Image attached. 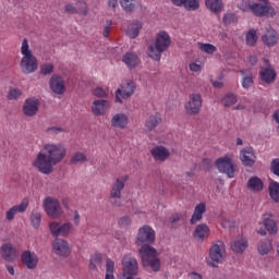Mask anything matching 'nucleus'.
<instances>
[{"mask_svg":"<svg viewBox=\"0 0 279 279\" xmlns=\"http://www.w3.org/2000/svg\"><path fill=\"white\" fill-rule=\"evenodd\" d=\"M141 29H143V23L133 21L126 29V35L129 38H136L141 34Z\"/></svg>","mask_w":279,"mask_h":279,"instance_id":"34","label":"nucleus"},{"mask_svg":"<svg viewBox=\"0 0 279 279\" xmlns=\"http://www.w3.org/2000/svg\"><path fill=\"white\" fill-rule=\"evenodd\" d=\"M119 228H122L123 230H128L132 226V218L130 216H124L119 219L118 221Z\"/></svg>","mask_w":279,"mask_h":279,"instance_id":"48","label":"nucleus"},{"mask_svg":"<svg viewBox=\"0 0 279 279\" xmlns=\"http://www.w3.org/2000/svg\"><path fill=\"white\" fill-rule=\"evenodd\" d=\"M0 254L3 260H5L7 263H12L16 258V256H19V251H16V247H14V245L7 243L1 246Z\"/></svg>","mask_w":279,"mask_h":279,"instance_id":"18","label":"nucleus"},{"mask_svg":"<svg viewBox=\"0 0 279 279\" xmlns=\"http://www.w3.org/2000/svg\"><path fill=\"white\" fill-rule=\"evenodd\" d=\"M156 241V230L144 225L137 231L136 245L141 246L138 250L144 267H150L153 271H160V258H158V251L151 245Z\"/></svg>","mask_w":279,"mask_h":279,"instance_id":"1","label":"nucleus"},{"mask_svg":"<svg viewBox=\"0 0 279 279\" xmlns=\"http://www.w3.org/2000/svg\"><path fill=\"white\" fill-rule=\"evenodd\" d=\"M169 47H171V36L169 33L160 31L156 35L155 45L148 46V58H151V60H155L156 62H160L162 53H165Z\"/></svg>","mask_w":279,"mask_h":279,"instance_id":"4","label":"nucleus"},{"mask_svg":"<svg viewBox=\"0 0 279 279\" xmlns=\"http://www.w3.org/2000/svg\"><path fill=\"white\" fill-rule=\"evenodd\" d=\"M171 2L173 5H177L178 8H182L184 0H171Z\"/></svg>","mask_w":279,"mask_h":279,"instance_id":"62","label":"nucleus"},{"mask_svg":"<svg viewBox=\"0 0 279 279\" xmlns=\"http://www.w3.org/2000/svg\"><path fill=\"white\" fill-rule=\"evenodd\" d=\"M122 62H124V64H126V66H129L130 69H134L135 66H138V56L132 52H128L124 54Z\"/></svg>","mask_w":279,"mask_h":279,"instance_id":"38","label":"nucleus"},{"mask_svg":"<svg viewBox=\"0 0 279 279\" xmlns=\"http://www.w3.org/2000/svg\"><path fill=\"white\" fill-rule=\"evenodd\" d=\"M134 90H136V85H134V82L126 81L121 85V88L116 90V101L118 104H122L121 98L130 99V97L134 95Z\"/></svg>","mask_w":279,"mask_h":279,"instance_id":"12","label":"nucleus"},{"mask_svg":"<svg viewBox=\"0 0 279 279\" xmlns=\"http://www.w3.org/2000/svg\"><path fill=\"white\" fill-rule=\"evenodd\" d=\"M258 253L260 256H267L269 252L274 250V245L271 244V240L269 239H264L259 242L257 246Z\"/></svg>","mask_w":279,"mask_h":279,"instance_id":"37","label":"nucleus"},{"mask_svg":"<svg viewBox=\"0 0 279 279\" xmlns=\"http://www.w3.org/2000/svg\"><path fill=\"white\" fill-rule=\"evenodd\" d=\"M150 155L156 162H165L171 156V151L165 146H156L150 149Z\"/></svg>","mask_w":279,"mask_h":279,"instance_id":"21","label":"nucleus"},{"mask_svg":"<svg viewBox=\"0 0 279 279\" xmlns=\"http://www.w3.org/2000/svg\"><path fill=\"white\" fill-rule=\"evenodd\" d=\"M236 21V15L233 13H227L223 15L222 23L225 25H230L231 23H234Z\"/></svg>","mask_w":279,"mask_h":279,"instance_id":"51","label":"nucleus"},{"mask_svg":"<svg viewBox=\"0 0 279 279\" xmlns=\"http://www.w3.org/2000/svg\"><path fill=\"white\" fill-rule=\"evenodd\" d=\"M206 214V203H199L195 206L194 213L190 219L191 226H195V223H199L202 219H204V215Z\"/></svg>","mask_w":279,"mask_h":279,"instance_id":"27","label":"nucleus"},{"mask_svg":"<svg viewBox=\"0 0 279 279\" xmlns=\"http://www.w3.org/2000/svg\"><path fill=\"white\" fill-rule=\"evenodd\" d=\"M120 5L125 12L136 10V0H120Z\"/></svg>","mask_w":279,"mask_h":279,"instance_id":"43","label":"nucleus"},{"mask_svg":"<svg viewBox=\"0 0 279 279\" xmlns=\"http://www.w3.org/2000/svg\"><path fill=\"white\" fill-rule=\"evenodd\" d=\"M247 239L240 236L231 242V250L235 254H243L247 250Z\"/></svg>","mask_w":279,"mask_h":279,"instance_id":"29","label":"nucleus"},{"mask_svg":"<svg viewBox=\"0 0 279 279\" xmlns=\"http://www.w3.org/2000/svg\"><path fill=\"white\" fill-rule=\"evenodd\" d=\"M277 75L276 70L271 68V65L260 68L259 78L262 82H265V84H274Z\"/></svg>","mask_w":279,"mask_h":279,"instance_id":"25","label":"nucleus"},{"mask_svg":"<svg viewBox=\"0 0 279 279\" xmlns=\"http://www.w3.org/2000/svg\"><path fill=\"white\" fill-rule=\"evenodd\" d=\"M264 228L265 229H259L257 232L258 234H260L262 236H266L267 235V231L270 234H276L278 233V222H276V220H274V216L271 214H264Z\"/></svg>","mask_w":279,"mask_h":279,"instance_id":"15","label":"nucleus"},{"mask_svg":"<svg viewBox=\"0 0 279 279\" xmlns=\"http://www.w3.org/2000/svg\"><path fill=\"white\" fill-rule=\"evenodd\" d=\"M240 73L243 75L242 87L245 90H250V88L254 86V75H252V72H247L245 70H241Z\"/></svg>","mask_w":279,"mask_h":279,"instance_id":"35","label":"nucleus"},{"mask_svg":"<svg viewBox=\"0 0 279 279\" xmlns=\"http://www.w3.org/2000/svg\"><path fill=\"white\" fill-rule=\"evenodd\" d=\"M39 106L38 98H27L23 106V112L26 117H34L38 112Z\"/></svg>","mask_w":279,"mask_h":279,"instance_id":"24","label":"nucleus"},{"mask_svg":"<svg viewBox=\"0 0 279 279\" xmlns=\"http://www.w3.org/2000/svg\"><path fill=\"white\" fill-rule=\"evenodd\" d=\"M43 219V216L40 215V213L38 211H34L31 216V221H32V226L33 228H40V221Z\"/></svg>","mask_w":279,"mask_h":279,"instance_id":"46","label":"nucleus"},{"mask_svg":"<svg viewBox=\"0 0 279 279\" xmlns=\"http://www.w3.org/2000/svg\"><path fill=\"white\" fill-rule=\"evenodd\" d=\"M211 165H213V160L208 158H204L201 162V168H203L204 171H209Z\"/></svg>","mask_w":279,"mask_h":279,"instance_id":"53","label":"nucleus"},{"mask_svg":"<svg viewBox=\"0 0 279 279\" xmlns=\"http://www.w3.org/2000/svg\"><path fill=\"white\" fill-rule=\"evenodd\" d=\"M7 271L10 274V276H14V267L7 265Z\"/></svg>","mask_w":279,"mask_h":279,"instance_id":"64","label":"nucleus"},{"mask_svg":"<svg viewBox=\"0 0 279 279\" xmlns=\"http://www.w3.org/2000/svg\"><path fill=\"white\" fill-rule=\"evenodd\" d=\"M23 265L27 267V269H36L38 267V255L31 251H24L21 256Z\"/></svg>","mask_w":279,"mask_h":279,"instance_id":"22","label":"nucleus"},{"mask_svg":"<svg viewBox=\"0 0 279 279\" xmlns=\"http://www.w3.org/2000/svg\"><path fill=\"white\" fill-rule=\"evenodd\" d=\"M73 221H74V226H80V221H81L80 211L77 210L74 211Z\"/></svg>","mask_w":279,"mask_h":279,"instance_id":"59","label":"nucleus"},{"mask_svg":"<svg viewBox=\"0 0 279 279\" xmlns=\"http://www.w3.org/2000/svg\"><path fill=\"white\" fill-rule=\"evenodd\" d=\"M248 62H250V64H252V66H256V64L258 63V57L250 56L248 57Z\"/></svg>","mask_w":279,"mask_h":279,"instance_id":"60","label":"nucleus"},{"mask_svg":"<svg viewBox=\"0 0 279 279\" xmlns=\"http://www.w3.org/2000/svg\"><path fill=\"white\" fill-rule=\"evenodd\" d=\"M49 228L52 236H69L71 230H73V225L71 222H50Z\"/></svg>","mask_w":279,"mask_h":279,"instance_id":"13","label":"nucleus"},{"mask_svg":"<svg viewBox=\"0 0 279 279\" xmlns=\"http://www.w3.org/2000/svg\"><path fill=\"white\" fill-rule=\"evenodd\" d=\"M246 187L252 193H260V191H263V189H265V183L263 182V180L260 178L252 177L248 179V181L246 183Z\"/></svg>","mask_w":279,"mask_h":279,"instance_id":"28","label":"nucleus"},{"mask_svg":"<svg viewBox=\"0 0 279 279\" xmlns=\"http://www.w3.org/2000/svg\"><path fill=\"white\" fill-rule=\"evenodd\" d=\"M184 216L180 213L173 214L170 218L169 221L170 223H178Z\"/></svg>","mask_w":279,"mask_h":279,"instance_id":"55","label":"nucleus"},{"mask_svg":"<svg viewBox=\"0 0 279 279\" xmlns=\"http://www.w3.org/2000/svg\"><path fill=\"white\" fill-rule=\"evenodd\" d=\"M160 123H162V117H160V113H155L151 114L145 123V129L148 132H151L153 130H156V128H158V125H160Z\"/></svg>","mask_w":279,"mask_h":279,"instance_id":"31","label":"nucleus"},{"mask_svg":"<svg viewBox=\"0 0 279 279\" xmlns=\"http://www.w3.org/2000/svg\"><path fill=\"white\" fill-rule=\"evenodd\" d=\"M214 88H223V82L221 81H213Z\"/></svg>","mask_w":279,"mask_h":279,"instance_id":"61","label":"nucleus"},{"mask_svg":"<svg viewBox=\"0 0 279 279\" xmlns=\"http://www.w3.org/2000/svg\"><path fill=\"white\" fill-rule=\"evenodd\" d=\"M215 166L220 173H225L228 178H234L236 169L234 168V161L229 156L218 158Z\"/></svg>","mask_w":279,"mask_h":279,"instance_id":"10","label":"nucleus"},{"mask_svg":"<svg viewBox=\"0 0 279 279\" xmlns=\"http://www.w3.org/2000/svg\"><path fill=\"white\" fill-rule=\"evenodd\" d=\"M41 75H51L53 73V64L52 63H44L40 65Z\"/></svg>","mask_w":279,"mask_h":279,"instance_id":"49","label":"nucleus"},{"mask_svg":"<svg viewBox=\"0 0 279 279\" xmlns=\"http://www.w3.org/2000/svg\"><path fill=\"white\" fill-rule=\"evenodd\" d=\"M203 106L202 95L199 94H191L189 101L185 102L184 108L186 114L197 116Z\"/></svg>","mask_w":279,"mask_h":279,"instance_id":"11","label":"nucleus"},{"mask_svg":"<svg viewBox=\"0 0 279 279\" xmlns=\"http://www.w3.org/2000/svg\"><path fill=\"white\" fill-rule=\"evenodd\" d=\"M29 206V199L23 198L21 204L14 205L5 213V219L7 221H14V217L19 215L20 213H25Z\"/></svg>","mask_w":279,"mask_h":279,"instance_id":"16","label":"nucleus"},{"mask_svg":"<svg viewBox=\"0 0 279 279\" xmlns=\"http://www.w3.org/2000/svg\"><path fill=\"white\" fill-rule=\"evenodd\" d=\"M268 193L270 199L275 202V204H279V183L278 181H270L268 185Z\"/></svg>","mask_w":279,"mask_h":279,"instance_id":"36","label":"nucleus"},{"mask_svg":"<svg viewBox=\"0 0 279 279\" xmlns=\"http://www.w3.org/2000/svg\"><path fill=\"white\" fill-rule=\"evenodd\" d=\"M20 95H22L20 89H11L9 90L8 99H16Z\"/></svg>","mask_w":279,"mask_h":279,"instance_id":"54","label":"nucleus"},{"mask_svg":"<svg viewBox=\"0 0 279 279\" xmlns=\"http://www.w3.org/2000/svg\"><path fill=\"white\" fill-rule=\"evenodd\" d=\"M110 110V102L105 99H96L92 106V112L96 117H104Z\"/></svg>","mask_w":279,"mask_h":279,"instance_id":"20","label":"nucleus"},{"mask_svg":"<svg viewBox=\"0 0 279 279\" xmlns=\"http://www.w3.org/2000/svg\"><path fill=\"white\" fill-rule=\"evenodd\" d=\"M21 54L20 69L22 73H24V75L36 73V71H38V59L34 56L32 49H29V40H27V38L22 40Z\"/></svg>","mask_w":279,"mask_h":279,"instance_id":"3","label":"nucleus"},{"mask_svg":"<svg viewBox=\"0 0 279 279\" xmlns=\"http://www.w3.org/2000/svg\"><path fill=\"white\" fill-rule=\"evenodd\" d=\"M270 171L274 173V175H277L279 178V158H275L270 162Z\"/></svg>","mask_w":279,"mask_h":279,"instance_id":"50","label":"nucleus"},{"mask_svg":"<svg viewBox=\"0 0 279 279\" xmlns=\"http://www.w3.org/2000/svg\"><path fill=\"white\" fill-rule=\"evenodd\" d=\"M93 95H95V97H99L100 99H104V97H108V93H106V89L101 87H97L96 89H94Z\"/></svg>","mask_w":279,"mask_h":279,"instance_id":"52","label":"nucleus"},{"mask_svg":"<svg viewBox=\"0 0 279 279\" xmlns=\"http://www.w3.org/2000/svg\"><path fill=\"white\" fill-rule=\"evenodd\" d=\"M101 254H95L92 256L89 260V269H97V267H101Z\"/></svg>","mask_w":279,"mask_h":279,"instance_id":"44","label":"nucleus"},{"mask_svg":"<svg viewBox=\"0 0 279 279\" xmlns=\"http://www.w3.org/2000/svg\"><path fill=\"white\" fill-rule=\"evenodd\" d=\"M182 5L185 10L195 11L199 9V0H183Z\"/></svg>","mask_w":279,"mask_h":279,"instance_id":"45","label":"nucleus"},{"mask_svg":"<svg viewBox=\"0 0 279 279\" xmlns=\"http://www.w3.org/2000/svg\"><path fill=\"white\" fill-rule=\"evenodd\" d=\"M198 47L202 51H204L205 53H215V51H217V47H215V45L213 44H204V43H199Z\"/></svg>","mask_w":279,"mask_h":279,"instance_id":"47","label":"nucleus"},{"mask_svg":"<svg viewBox=\"0 0 279 279\" xmlns=\"http://www.w3.org/2000/svg\"><path fill=\"white\" fill-rule=\"evenodd\" d=\"M190 278L191 279H202V275H199L197 272H192V274H190Z\"/></svg>","mask_w":279,"mask_h":279,"instance_id":"63","label":"nucleus"},{"mask_svg":"<svg viewBox=\"0 0 279 279\" xmlns=\"http://www.w3.org/2000/svg\"><path fill=\"white\" fill-rule=\"evenodd\" d=\"M108 8H112V10L119 8V0H109Z\"/></svg>","mask_w":279,"mask_h":279,"instance_id":"58","label":"nucleus"},{"mask_svg":"<svg viewBox=\"0 0 279 279\" xmlns=\"http://www.w3.org/2000/svg\"><path fill=\"white\" fill-rule=\"evenodd\" d=\"M210 234V228L206 225H198L194 230V239L198 241H204Z\"/></svg>","mask_w":279,"mask_h":279,"instance_id":"33","label":"nucleus"},{"mask_svg":"<svg viewBox=\"0 0 279 279\" xmlns=\"http://www.w3.org/2000/svg\"><path fill=\"white\" fill-rule=\"evenodd\" d=\"M205 5L214 14H220L223 10V0H205Z\"/></svg>","mask_w":279,"mask_h":279,"instance_id":"32","label":"nucleus"},{"mask_svg":"<svg viewBox=\"0 0 279 279\" xmlns=\"http://www.w3.org/2000/svg\"><path fill=\"white\" fill-rule=\"evenodd\" d=\"M44 210L51 219H58L62 215V206L60 202L53 197L47 196L44 199Z\"/></svg>","mask_w":279,"mask_h":279,"instance_id":"9","label":"nucleus"},{"mask_svg":"<svg viewBox=\"0 0 279 279\" xmlns=\"http://www.w3.org/2000/svg\"><path fill=\"white\" fill-rule=\"evenodd\" d=\"M190 71H193V73H199V71H202V64L196 62L190 63Z\"/></svg>","mask_w":279,"mask_h":279,"instance_id":"56","label":"nucleus"},{"mask_svg":"<svg viewBox=\"0 0 279 279\" xmlns=\"http://www.w3.org/2000/svg\"><path fill=\"white\" fill-rule=\"evenodd\" d=\"M279 35L272 27H267L266 33L262 36V41L266 47H276L278 45Z\"/></svg>","mask_w":279,"mask_h":279,"instance_id":"19","label":"nucleus"},{"mask_svg":"<svg viewBox=\"0 0 279 279\" xmlns=\"http://www.w3.org/2000/svg\"><path fill=\"white\" fill-rule=\"evenodd\" d=\"M130 180L129 175H122L116 179V182L111 185L110 199L112 206L119 208L121 206V191L125 189V182Z\"/></svg>","mask_w":279,"mask_h":279,"instance_id":"8","label":"nucleus"},{"mask_svg":"<svg viewBox=\"0 0 279 279\" xmlns=\"http://www.w3.org/2000/svg\"><path fill=\"white\" fill-rule=\"evenodd\" d=\"M245 40L247 47H256V44L258 43V33L256 29L251 28L245 35Z\"/></svg>","mask_w":279,"mask_h":279,"instance_id":"39","label":"nucleus"},{"mask_svg":"<svg viewBox=\"0 0 279 279\" xmlns=\"http://www.w3.org/2000/svg\"><path fill=\"white\" fill-rule=\"evenodd\" d=\"M110 25H112V21H108L107 26H105L104 28L102 35L105 36V38H108L110 34Z\"/></svg>","mask_w":279,"mask_h":279,"instance_id":"57","label":"nucleus"},{"mask_svg":"<svg viewBox=\"0 0 279 279\" xmlns=\"http://www.w3.org/2000/svg\"><path fill=\"white\" fill-rule=\"evenodd\" d=\"M70 162L71 165H84V162H88V157L86 154L77 151L71 157Z\"/></svg>","mask_w":279,"mask_h":279,"instance_id":"40","label":"nucleus"},{"mask_svg":"<svg viewBox=\"0 0 279 279\" xmlns=\"http://www.w3.org/2000/svg\"><path fill=\"white\" fill-rule=\"evenodd\" d=\"M226 260V244L221 241L214 243L209 250L207 265L210 267H219L220 263Z\"/></svg>","mask_w":279,"mask_h":279,"instance_id":"6","label":"nucleus"},{"mask_svg":"<svg viewBox=\"0 0 279 279\" xmlns=\"http://www.w3.org/2000/svg\"><path fill=\"white\" fill-rule=\"evenodd\" d=\"M64 10L68 14H84V16L88 14V7L86 5V2L82 0L76 3V7H73V4H66Z\"/></svg>","mask_w":279,"mask_h":279,"instance_id":"26","label":"nucleus"},{"mask_svg":"<svg viewBox=\"0 0 279 279\" xmlns=\"http://www.w3.org/2000/svg\"><path fill=\"white\" fill-rule=\"evenodd\" d=\"M138 274V262L131 254L124 255L122 258V275L118 279H134Z\"/></svg>","mask_w":279,"mask_h":279,"instance_id":"7","label":"nucleus"},{"mask_svg":"<svg viewBox=\"0 0 279 279\" xmlns=\"http://www.w3.org/2000/svg\"><path fill=\"white\" fill-rule=\"evenodd\" d=\"M52 252L57 256H62L63 258H66V256L71 255V246L69 245V242L63 239H54L52 242Z\"/></svg>","mask_w":279,"mask_h":279,"instance_id":"14","label":"nucleus"},{"mask_svg":"<svg viewBox=\"0 0 279 279\" xmlns=\"http://www.w3.org/2000/svg\"><path fill=\"white\" fill-rule=\"evenodd\" d=\"M105 279H114V260L107 258Z\"/></svg>","mask_w":279,"mask_h":279,"instance_id":"41","label":"nucleus"},{"mask_svg":"<svg viewBox=\"0 0 279 279\" xmlns=\"http://www.w3.org/2000/svg\"><path fill=\"white\" fill-rule=\"evenodd\" d=\"M49 86L50 90L54 93L56 95H64V90H66V87L64 85V78L62 76L54 74L49 80Z\"/></svg>","mask_w":279,"mask_h":279,"instance_id":"17","label":"nucleus"},{"mask_svg":"<svg viewBox=\"0 0 279 279\" xmlns=\"http://www.w3.org/2000/svg\"><path fill=\"white\" fill-rule=\"evenodd\" d=\"M236 101H238L236 95L232 93L225 95V97L221 99V104L225 106V108H230V106H234Z\"/></svg>","mask_w":279,"mask_h":279,"instance_id":"42","label":"nucleus"},{"mask_svg":"<svg viewBox=\"0 0 279 279\" xmlns=\"http://www.w3.org/2000/svg\"><path fill=\"white\" fill-rule=\"evenodd\" d=\"M129 119L128 116L123 113H118L112 117L111 125L112 128H118L119 130H125L128 128Z\"/></svg>","mask_w":279,"mask_h":279,"instance_id":"30","label":"nucleus"},{"mask_svg":"<svg viewBox=\"0 0 279 279\" xmlns=\"http://www.w3.org/2000/svg\"><path fill=\"white\" fill-rule=\"evenodd\" d=\"M66 157V147L62 144H45L43 150H40L33 161V167L49 175L53 173V167L60 165Z\"/></svg>","mask_w":279,"mask_h":279,"instance_id":"2","label":"nucleus"},{"mask_svg":"<svg viewBox=\"0 0 279 279\" xmlns=\"http://www.w3.org/2000/svg\"><path fill=\"white\" fill-rule=\"evenodd\" d=\"M240 158L244 167H254V163L256 162V155L254 154V148L246 147L242 149L240 153Z\"/></svg>","mask_w":279,"mask_h":279,"instance_id":"23","label":"nucleus"},{"mask_svg":"<svg viewBox=\"0 0 279 279\" xmlns=\"http://www.w3.org/2000/svg\"><path fill=\"white\" fill-rule=\"evenodd\" d=\"M243 12H252L254 16H258L263 19V16H268L271 14L274 16L276 13L274 12V8H271V3L269 0H258L257 2H244L242 3Z\"/></svg>","mask_w":279,"mask_h":279,"instance_id":"5","label":"nucleus"}]
</instances>
